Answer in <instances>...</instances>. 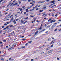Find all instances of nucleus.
Instances as JSON below:
<instances>
[{
	"instance_id": "34",
	"label": "nucleus",
	"mask_w": 61,
	"mask_h": 61,
	"mask_svg": "<svg viewBox=\"0 0 61 61\" xmlns=\"http://www.w3.org/2000/svg\"><path fill=\"white\" fill-rule=\"evenodd\" d=\"M28 9H30V8H31V6H30V7H27Z\"/></svg>"
},
{
	"instance_id": "60",
	"label": "nucleus",
	"mask_w": 61,
	"mask_h": 61,
	"mask_svg": "<svg viewBox=\"0 0 61 61\" xmlns=\"http://www.w3.org/2000/svg\"><path fill=\"white\" fill-rule=\"evenodd\" d=\"M51 38H52V39H54V37H52Z\"/></svg>"
},
{
	"instance_id": "41",
	"label": "nucleus",
	"mask_w": 61,
	"mask_h": 61,
	"mask_svg": "<svg viewBox=\"0 0 61 61\" xmlns=\"http://www.w3.org/2000/svg\"><path fill=\"white\" fill-rule=\"evenodd\" d=\"M0 44H3V42H2L1 41L0 42Z\"/></svg>"
},
{
	"instance_id": "63",
	"label": "nucleus",
	"mask_w": 61,
	"mask_h": 61,
	"mask_svg": "<svg viewBox=\"0 0 61 61\" xmlns=\"http://www.w3.org/2000/svg\"><path fill=\"white\" fill-rule=\"evenodd\" d=\"M45 27H46V26H47L46 25V24H45Z\"/></svg>"
},
{
	"instance_id": "47",
	"label": "nucleus",
	"mask_w": 61,
	"mask_h": 61,
	"mask_svg": "<svg viewBox=\"0 0 61 61\" xmlns=\"http://www.w3.org/2000/svg\"><path fill=\"white\" fill-rule=\"evenodd\" d=\"M46 7H44L43 8V9H46Z\"/></svg>"
},
{
	"instance_id": "5",
	"label": "nucleus",
	"mask_w": 61,
	"mask_h": 61,
	"mask_svg": "<svg viewBox=\"0 0 61 61\" xmlns=\"http://www.w3.org/2000/svg\"><path fill=\"white\" fill-rule=\"evenodd\" d=\"M14 19L13 17H12L11 20L10 21V22H12V21H13V20Z\"/></svg>"
},
{
	"instance_id": "36",
	"label": "nucleus",
	"mask_w": 61,
	"mask_h": 61,
	"mask_svg": "<svg viewBox=\"0 0 61 61\" xmlns=\"http://www.w3.org/2000/svg\"><path fill=\"white\" fill-rule=\"evenodd\" d=\"M20 11H22V8H20Z\"/></svg>"
},
{
	"instance_id": "10",
	"label": "nucleus",
	"mask_w": 61,
	"mask_h": 61,
	"mask_svg": "<svg viewBox=\"0 0 61 61\" xmlns=\"http://www.w3.org/2000/svg\"><path fill=\"white\" fill-rule=\"evenodd\" d=\"M0 60H3V61H4V59L3 58H1L0 59Z\"/></svg>"
},
{
	"instance_id": "55",
	"label": "nucleus",
	"mask_w": 61,
	"mask_h": 61,
	"mask_svg": "<svg viewBox=\"0 0 61 61\" xmlns=\"http://www.w3.org/2000/svg\"><path fill=\"white\" fill-rule=\"evenodd\" d=\"M15 26H16V25H15L13 26V27L14 28H15Z\"/></svg>"
},
{
	"instance_id": "15",
	"label": "nucleus",
	"mask_w": 61,
	"mask_h": 61,
	"mask_svg": "<svg viewBox=\"0 0 61 61\" xmlns=\"http://www.w3.org/2000/svg\"><path fill=\"white\" fill-rule=\"evenodd\" d=\"M51 20H52V19H50L48 20V22H50V21H51Z\"/></svg>"
},
{
	"instance_id": "20",
	"label": "nucleus",
	"mask_w": 61,
	"mask_h": 61,
	"mask_svg": "<svg viewBox=\"0 0 61 61\" xmlns=\"http://www.w3.org/2000/svg\"><path fill=\"white\" fill-rule=\"evenodd\" d=\"M56 20H53V23H55V22H56Z\"/></svg>"
},
{
	"instance_id": "40",
	"label": "nucleus",
	"mask_w": 61,
	"mask_h": 61,
	"mask_svg": "<svg viewBox=\"0 0 61 61\" xmlns=\"http://www.w3.org/2000/svg\"><path fill=\"white\" fill-rule=\"evenodd\" d=\"M5 27V26H3L2 27V28H4Z\"/></svg>"
},
{
	"instance_id": "58",
	"label": "nucleus",
	"mask_w": 61,
	"mask_h": 61,
	"mask_svg": "<svg viewBox=\"0 0 61 61\" xmlns=\"http://www.w3.org/2000/svg\"><path fill=\"white\" fill-rule=\"evenodd\" d=\"M31 61H34V59H32L31 60Z\"/></svg>"
},
{
	"instance_id": "48",
	"label": "nucleus",
	"mask_w": 61,
	"mask_h": 61,
	"mask_svg": "<svg viewBox=\"0 0 61 61\" xmlns=\"http://www.w3.org/2000/svg\"><path fill=\"white\" fill-rule=\"evenodd\" d=\"M35 1H32V3H35Z\"/></svg>"
},
{
	"instance_id": "37",
	"label": "nucleus",
	"mask_w": 61,
	"mask_h": 61,
	"mask_svg": "<svg viewBox=\"0 0 61 61\" xmlns=\"http://www.w3.org/2000/svg\"><path fill=\"white\" fill-rule=\"evenodd\" d=\"M19 4H21V2H20V1H19Z\"/></svg>"
},
{
	"instance_id": "7",
	"label": "nucleus",
	"mask_w": 61,
	"mask_h": 61,
	"mask_svg": "<svg viewBox=\"0 0 61 61\" xmlns=\"http://www.w3.org/2000/svg\"><path fill=\"white\" fill-rule=\"evenodd\" d=\"M38 30L35 33V35H37V34L38 33Z\"/></svg>"
},
{
	"instance_id": "23",
	"label": "nucleus",
	"mask_w": 61,
	"mask_h": 61,
	"mask_svg": "<svg viewBox=\"0 0 61 61\" xmlns=\"http://www.w3.org/2000/svg\"><path fill=\"white\" fill-rule=\"evenodd\" d=\"M43 11V10H40V13H41V12H42V11Z\"/></svg>"
},
{
	"instance_id": "9",
	"label": "nucleus",
	"mask_w": 61,
	"mask_h": 61,
	"mask_svg": "<svg viewBox=\"0 0 61 61\" xmlns=\"http://www.w3.org/2000/svg\"><path fill=\"white\" fill-rule=\"evenodd\" d=\"M55 0H53L51 2V3H55Z\"/></svg>"
},
{
	"instance_id": "21",
	"label": "nucleus",
	"mask_w": 61,
	"mask_h": 61,
	"mask_svg": "<svg viewBox=\"0 0 61 61\" xmlns=\"http://www.w3.org/2000/svg\"><path fill=\"white\" fill-rule=\"evenodd\" d=\"M10 4H11V3H10L7 6V7H8Z\"/></svg>"
},
{
	"instance_id": "2",
	"label": "nucleus",
	"mask_w": 61,
	"mask_h": 61,
	"mask_svg": "<svg viewBox=\"0 0 61 61\" xmlns=\"http://www.w3.org/2000/svg\"><path fill=\"white\" fill-rule=\"evenodd\" d=\"M53 51V50H52L48 51V54H49L50 53H52V52Z\"/></svg>"
},
{
	"instance_id": "1",
	"label": "nucleus",
	"mask_w": 61,
	"mask_h": 61,
	"mask_svg": "<svg viewBox=\"0 0 61 61\" xmlns=\"http://www.w3.org/2000/svg\"><path fill=\"white\" fill-rule=\"evenodd\" d=\"M14 34V35H15V31H13L12 32V33H11L10 34V36H12V35H13Z\"/></svg>"
},
{
	"instance_id": "50",
	"label": "nucleus",
	"mask_w": 61,
	"mask_h": 61,
	"mask_svg": "<svg viewBox=\"0 0 61 61\" xmlns=\"http://www.w3.org/2000/svg\"><path fill=\"white\" fill-rule=\"evenodd\" d=\"M31 1V0H28V2H29Z\"/></svg>"
},
{
	"instance_id": "27",
	"label": "nucleus",
	"mask_w": 61,
	"mask_h": 61,
	"mask_svg": "<svg viewBox=\"0 0 61 61\" xmlns=\"http://www.w3.org/2000/svg\"><path fill=\"white\" fill-rule=\"evenodd\" d=\"M26 22H27V21H26L25 22L23 23V24H25V23H26Z\"/></svg>"
},
{
	"instance_id": "52",
	"label": "nucleus",
	"mask_w": 61,
	"mask_h": 61,
	"mask_svg": "<svg viewBox=\"0 0 61 61\" xmlns=\"http://www.w3.org/2000/svg\"><path fill=\"white\" fill-rule=\"evenodd\" d=\"M57 24V23H55L54 25H56Z\"/></svg>"
},
{
	"instance_id": "35",
	"label": "nucleus",
	"mask_w": 61,
	"mask_h": 61,
	"mask_svg": "<svg viewBox=\"0 0 61 61\" xmlns=\"http://www.w3.org/2000/svg\"><path fill=\"white\" fill-rule=\"evenodd\" d=\"M19 20V19H17L16 20V21H17L18 20Z\"/></svg>"
},
{
	"instance_id": "13",
	"label": "nucleus",
	"mask_w": 61,
	"mask_h": 61,
	"mask_svg": "<svg viewBox=\"0 0 61 61\" xmlns=\"http://www.w3.org/2000/svg\"><path fill=\"white\" fill-rule=\"evenodd\" d=\"M3 42H6V41L5 40H3Z\"/></svg>"
},
{
	"instance_id": "22",
	"label": "nucleus",
	"mask_w": 61,
	"mask_h": 61,
	"mask_svg": "<svg viewBox=\"0 0 61 61\" xmlns=\"http://www.w3.org/2000/svg\"><path fill=\"white\" fill-rule=\"evenodd\" d=\"M12 17H13V15H11L10 17V18H11Z\"/></svg>"
},
{
	"instance_id": "3",
	"label": "nucleus",
	"mask_w": 61,
	"mask_h": 61,
	"mask_svg": "<svg viewBox=\"0 0 61 61\" xmlns=\"http://www.w3.org/2000/svg\"><path fill=\"white\" fill-rule=\"evenodd\" d=\"M50 49V47H49L46 49V50H49Z\"/></svg>"
},
{
	"instance_id": "57",
	"label": "nucleus",
	"mask_w": 61,
	"mask_h": 61,
	"mask_svg": "<svg viewBox=\"0 0 61 61\" xmlns=\"http://www.w3.org/2000/svg\"><path fill=\"white\" fill-rule=\"evenodd\" d=\"M3 0H1L0 1V2H3Z\"/></svg>"
},
{
	"instance_id": "12",
	"label": "nucleus",
	"mask_w": 61,
	"mask_h": 61,
	"mask_svg": "<svg viewBox=\"0 0 61 61\" xmlns=\"http://www.w3.org/2000/svg\"><path fill=\"white\" fill-rule=\"evenodd\" d=\"M46 2L45 1H43L42 2H41V4H42V3H45Z\"/></svg>"
},
{
	"instance_id": "42",
	"label": "nucleus",
	"mask_w": 61,
	"mask_h": 61,
	"mask_svg": "<svg viewBox=\"0 0 61 61\" xmlns=\"http://www.w3.org/2000/svg\"><path fill=\"white\" fill-rule=\"evenodd\" d=\"M13 22L14 23V24H15L16 23V21H15V22Z\"/></svg>"
},
{
	"instance_id": "59",
	"label": "nucleus",
	"mask_w": 61,
	"mask_h": 61,
	"mask_svg": "<svg viewBox=\"0 0 61 61\" xmlns=\"http://www.w3.org/2000/svg\"><path fill=\"white\" fill-rule=\"evenodd\" d=\"M40 3L41 4V1H39V2H38V3Z\"/></svg>"
},
{
	"instance_id": "45",
	"label": "nucleus",
	"mask_w": 61,
	"mask_h": 61,
	"mask_svg": "<svg viewBox=\"0 0 61 61\" xmlns=\"http://www.w3.org/2000/svg\"><path fill=\"white\" fill-rule=\"evenodd\" d=\"M18 4L17 3H15V5H17Z\"/></svg>"
},
{
	"instance_id": "46",
	"label": "nucleus",
	"mask_w": 61,
	"mask_h": 61,
	"mask_svg": "<svg viewBox=\"0 0 61 61\" xmlns=\"http://www.w3.org/2000/svg\"><path fill=\"white\" fill-rule=\"evenodd\" d=\"M58 21H59V22H61V20L60 19Z\"/></svg>"
},
{
	"instance_id": "49",
	"label": "nucleus",
	"mask_w": 61,
	"mask_h": 61,
	"mask_svg": "<svg viewBox=\"0 0 61 61\" xmlns=\"http://www.w3.org/2000/svg\"><path fill=\"white\" fill-rule=\"evenodd\" d=\"M8 48V46H7L6 47V48Z\"/></svg>"
},
{
	"instance_id": "43",
	"label": "nucleus",
	"mask_w": 61,
	"mask_h": 61,
	"mask_svg": "<svg viewBox=\"0 0 61 61\" xmlns=\"http://www.w3.org/2000/svg\"><path fill=\"white\" fill-rule=\"evenodd\" d=\"M39 29L40 30H41V29H42V28L41 27H40L39 28Z\"/></svg>"
},
{
	"instance_id": "28",
	"label": "nucleus",
	"mask_w": 61,
	"mask_h": 61,
	"mask_svg": "<svg viewBox=\"0 0 61 61\" xmlns=\"http://www.w3.org/2000/svg\"><path fill=\"white\" fill-rule=\"evenodd\" d=\"M57 59L58 60H60V59L58 58H57Z\"/></svg>"
},
{
	"instance_id": "29",
	"label": "nucleus",
	"mask_w": 61,
	"mask_h": 61,
	"mask_svg": "<svg viewBox=\"0 0 61 61\" xmlns=\"http://www.w3.org/2000/svg\"><path fill=\"white\" fill-rule=\"evenodd\" d=\"M5 3V1H4L2 3V4H4V3Z\"/></svg>"
},
{
	"instance_id": "17",
	"label": "nucleus",
	"mask_w": 61,
	"mask_h": 61,
	"mask_svg": "<svg viewBox=\"0 0 61 61\" xmlns=\"http://www.w3.org/2000/svg\"><path fill=\"white\" fill-rule=\"evenodd\" d=\"M53 20H52L50 22L51 23H52L53 22Z\"/></svg>"
},
{
	"instance_id": "30",
	"label": "nucleus",
	"mask_w": 61,
	"mask_h": 61,
	"mask_svg": "<svg viewBox=\"0 0 61 61\" xmlns=\"http://www.w3.org/2000/svg\"><path fill=\"white\" fill-rule=\"evenodd\" d=\"M31 17H34V16L31 15Z\"/></svg>"
},
{
	"instance_id": "44",
	"label": "nucleus",
	"mask_w": 61,
	"mask_h": 61,
	"mask_svg": "<svg viewBox=\"0 0 61 61\" xmlns=\"http://www.w3.org/2000/svg\"><path fill=\"white\" fill-rule=\"evenodd\" d=\"M26 40V39H22V40H23V41H24V40Z\"/></svg>"
},
{
	"instance_id": "26",
	"label": "nucleus",
	"mask_w": 61,
	"mask_h": 61,
	"mask_svg": "<svg viewBox=\"0 0 61 61\" xmlns=\"http://www.w3.org/2000/svg\"><path fill=\"white\" fill-rule=\"evenodd\" d=\"M53 46H54V45H52L51 46V47H53Z\"/></svg>"
},
{
	"instance_id": "62",
	"label": "nucleus",
	"mask_w": 61,
	"mask_h": 61,
	"mask_svg": "<svg viewBox=\"0 0 61 61\" xmlns=\"http://www.w3.org/2000/svg\"><path fill=\"white\" fill-rule=\"evenodd\" d=\"M7 14V13H6L5 14V15H6Z\"/></svg>"
},
{
	"instance_id": "54",
	"label": "nucleus",
	"mask_w": 61,
	"mask_h": 61,
	"mask_svg": "<svg viewBox=\"0 0 61 61\" xmlns=\"http://www.w3.org/2000/svg\"><path fill=\"white\" fill-rule=\"evenodd\" d=\"M26 12H24V15H25V14H26Z\"/></svg>"
},
{
	"instance_id": "53",
	"label": "nucleus",
	"mask_w": 61,
	"mask_h": 61,
	"mask_svg": "<svg viewBox=\"0 0 61 61\" xmlns=\"http://www.w3.org/2000/svg\"><path fill=\"white\" fill-rule=\"evenodd\" d=\"M22 7L23 8H25V6H23V7Z\"/></svg>"
},
{
	"instance_id": "19",
	"label": "nucleus",
	"mask_w": 61,
	"mask_h": 61,
	"mask_svg": "<svg viewBox=\"0 0 61 61\" xmlns=\"http://www.w3.org/2000/svg\"><path fill=\"white\" fill-rule=\"evenodd\" d=\"M57 30V29H56L54 30V31L56 32Z\"/></svg>"
},
{
	"instance_id": "4",
	"label": "nucleus",
	"mask_w": 61,
	"mask_h": 61,
	"mask_svg": "<svg viewBox=\"0 0 61 61\" xmlns=\"http://www.w3.org/2000/svg\"><path fill=\"white\" fill-rule=\"evenodd\" d=\"M13 49V47H11L10 48L8 49V50H12Z\"/></svg>"
},
{
	"instance_id": "8",
	"label": "nucleus",
	"mask_w": 61,
	"mask_h": 61,
	"mask_svg": "<svg viewBox=\"0 0 61 61\" xmlns=\"http://www.w3.org/2000/svg\"><path fill=\"white\" fill-rule=\"evenodd\" d=\"M55 40H53L50 43V44H52V42H54V41H55Z\"/></svg>"
},
{
	"instance_id": "25",
	"label": "nucleus",
	"mask_w": 61,
	"mask_h": 61,
	"mask_svg": "<svg viewBox=\"0 0 61 61\" xmlns=\"http://www.w3.org/2000/svg\"><path fill=\"white\" fill-rule=\"evenodd\" d=\"M22 48H25V47L24 46H23L22 47Z\"/></svg>"
},
{
	"instance_id": "16",
	"label": "nucleus",
	"mask_w": 61,
	"mask_h": 61,
	"mask_svg": "<svg viewBox=\"0 0 61 61\" xmlns=\"http://www.w3.org/2000/svg\"><path fill=\"white\" fill-rule=\"evenodd\" d=\"M11 14H12L11 13H10V14H9V15H8V16H10V15H11Z\"/></svg>"
},
{
	"instance_id": "6",
	"label": "nucleus",
	"mask_w": 61,
	"mask_h": 61,
	"mask_svg": "<svg viewBox=\"0 0 61 61\" xmlns=\"http://www.w3.org/2000/svg\"><path fill=\"white\" fill-rule=\"evenodd\" d=\"M56 26V25H55L54 24L52 26V27H53V28H54Z\"/></svg>"
},
{
	"instance_id": "32",
	"label": "nucleus",
	"mask_w": 61,
	"mask_h": 61,
	"mask_svg": "<svg viewBox=\"0 0 61 61\" xmlns=\"http://www.w3.org/2000/svg\"><path fill=\"white\" fill-rule=\"evenodd\" d=\"M58 31H61V29H60L58 30Z\"/></svg>"
},
{
	"instance_id": "31",
	"label": "nucleus",
	"mask_w": 61,
	"mask_h": 61,
	"mask_svg": "<svg viewBox=\"0 0 61 61\" xmlns=\"http://www.w3.org/2000/svg\"><path fill=\"white\" fill-rule=\"evenodd\" d=\"M47 27H48V28H49L50 27V25H49L48 26H47Z\"/></svg>"
},
{
	"instance_id": "56",
	"label": "nucleus",
	"mask_w": 61,
	"mask_h": 61,
	"mask_svg": "<svg viewBox=\"0 0 61 61\" xmlns=\"http://www.w3.org/2000/svg\"><path fill=\"white\" fill-rule=\"evenodd\" d=\"M46 15V14H44L42 15V16H44V15Z\"/></svg>"
},
{
	"instance_id": "24",
	"label": "nucleus",
	"mask_w": 61,
	"mask_h": 61,
	"mask_svg": "<svg viewBox=\"0 0 61 61\" xmlns=\"http://www.w3.org/2000/svg\"><path fill=\"white\" fill-rule=\"evenodd\" d=\"M28 19V17H26V18H25L24 19L26 20V19Z\"/></svg>"
},
{
	"instance_id": "11",
	"label": "nucleus",
	"mask_w": 61,
	"mask_h": 61,
	"mask_svg": "<svg viewBox=\"0 0 61 61\" xmlns=\"http://www.w3.org/2000/svg\"><path fill=\"white\" fill-rule=\"evenodd\" d=\"M28 9H26L25 10L26 11V12H28Z\"/></svg>"
},
{
	"instance_id": "33",
	"label": "nucleus",
	"mask_w": 61,
	"mask_h": 61,
	"mask_svg": "<svg viewBox=\"0 0 61 61\" xmlns=\"http://www.w3.org/2000/svg\"><path fill=\"white\" fill-rule=\"evenodd\" d=\"M12 26H13V25H11L10 26V27H12Z\"/></svg>"
},
{
	"instance_id": "39",
	"label": "nucleus",
	"mask_w": 61,
	"mask_h": 61,
	"mask_svg": "<svg viewBox=\"0 0 61 61\" xmlns=\"http://www.w3.org/2000/svg\"><path fill=\"white\" fill-rule=\"evenodd\" d=\"M28 43H26L25 45V46H27V45H28Z\"/></svg>"
},
{
	"instance_id": "61",
	"label": "nucleus",
	"mask_w": 61,
	"mask_h": 61,
	"mask_svg": "<svg viewBox=\"0 0 61 61\" xmlns=\"http://www.w3.org/2000/svg\"><path fill=\"white\" fill-rule=\"evenodd\" d=\"M52 16H54V17H55V16H54V14H53L52 15Z\"/></svg>"
},
{
	"instance_id": "38",
	"label": "nucleus",
	"mask_w": 61,
	"mask_h": 61,
	"mask_svg": "<svg viewBox=\"0 0 61 61\" xmlns=\"http://www.w3.org/2000/svg\"><path fill=\"white\" fill-rule=\"evenodd\" d=\"M4 25H5V26L7 25V24H6V23H5L4 24Z\"/></svg>"
},
{
	"instance_id": "64",
	"label": "nucleus",
	"mask_w": 61,
	"mask_h": 61,
	"mask_svg": "<svg viewBox=\"0 0 61 61\" xmlns=\"http://www.w3.org/2000/svg\"><path fill=\"white\" fill-rule=\"evenodd\" d=\"M8 26H7L6 27V28L7 29V28H8Z\"/></svg>"
},
{
	"instance_id": "14",
	"label": "nucleus",
	"mask_w": 61,
	"mask_h": 61,
	"mask_svg": "<svg viewBox=\"0 0 61 61\" xmlns=\"http://www.w3.org/2000/svg\"><path fill=\"white\" fill-rule=\"evenodd\" d=\"M53 27L52 26V27H51V30H53Z\"/></svg>"
},
{
	"instance_id": "18",
	"label": "nucleus",
	"mask_w": 61,
	"mask_h": 61,
	"mask_svg": "<svg viewBox=\"0 0 61 61\" xmlns=\"http://www.w3.org/2000/svg\"><path fill=\"white\" fill-rule=\"evenodd\" d=\"M20 22H21V23H23V22H24V21L22 20H21L20 21Z\"/></svg>"
},
{
	"instance_id": "51",
	"label": "nucleus",
	"mask_w": 61,
	"mask_h": 61,
	"mask_svg": "<svg viewBox=\"0 0 61 61\" xmlns=\"http://www.w3.org/2000/svg\"><path fill=\"white\" fill-rule=\"evenodd\" d=\"M8 10H9V9H7V10H6V11H7Z\"/></svg>"
}]
</instances>
